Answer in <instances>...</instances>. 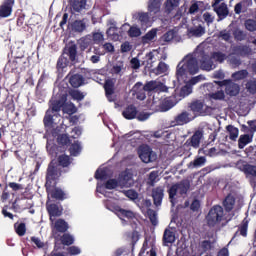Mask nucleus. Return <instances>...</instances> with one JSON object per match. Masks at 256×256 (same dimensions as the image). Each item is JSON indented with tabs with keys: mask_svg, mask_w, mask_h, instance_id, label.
<instances>
[{
	"mask_svg": "<svg viewBox=\"0 0 256 256\" xmlns=\"http://www.w3.org/2000/svg\"><path fill=\"white\" fill-rule=\"evenodd\" d=\"M249 76V72L247 70H239L232 74V77L235 79V81H241L243 79H247Z\"/></svg>",
	"mask_w": 256,
	"mask_h": 256,
	"instance_id": "46",
	"label": "nucleus"
},
{
	"mask_svg": "<svg viewBox=\"0 0 256 256\" xmlns=\"http://www.w3.org/2000/svg\"><path fill=\"white\" fill-rule=\"evenodd\" d=\"M157 37V33H146L144 36H142V44L147 45L148 43H151L155 38Z\"/></svg>",
	"mask_w": 256,
	"mask_h": 256,
	"instance_id": "56",
	"label": "nucleus"
},
{
	"mask_svg": "<svg viewBox=\"0 0 256 256\" xmlns=\"http://www.w3.org/2000/svg\"><path fill=\"white\" fill-rule=\"evenodd\" d=\"M201 139H203V130H196L186 143H188L190 147L197 149L199 145H201Z\"/></svg>",
	"mask_w": 256,
	"mask_h": 256,
	"instance_id": "15",
	"label": "nucleus"
},
{
	"mask_svg": "<svg viewBox=\"0 0 256 256\" xmlns=\"http://www.w3.org/2000/svg\"><path fill=\"white\" fill-rule=\"evenodd\" d=\"M114 209L119 219H135V213L131 210L123 209L121 206H116Z\"/></svg>",
	"mask_w": 256,
	"mask_h": 256,
	"instance_id": "18",
	"label": "nucleus"
},
{
	"mask_svg": "<svg viewBox=\"0 0 256 256\" xmlns=\"http://www.w3.org/2000/svg\"><path fill=\"white\" fill-rule=\"evenodd\" d=\"M104 91L107 98H110L115 93V83L113 80L108 79L104 83Z\"/></svg>",
	"mask_w": 256,
	"mask_h": 256,
	"instance_id": "35",
	"label": "nucleus"
},
{
	"mask_svg": "<svg viewBox=\"0 0 256 256\" xmlns=\"http://www.w3.org/2000/svg\"><path fill=\"white\" fill-rule=\"evenodd\" d=\"M191 114L187 111H182L177 114L172 121H170V127H179L191 123Z\"/></svg>",
	"mask_w": 256,
	"mask_h": 256,
	"instance_id": "10",
	"label": "nucleus"
},
{
	"mask_svg": "<svg viewBox=\"0 0 256 256\" xmlns=\"http://www.w3.org/2000/svg\"><path fill=\"white\" fill-rule=\"evenodd\" d=\"M147 215H148V218L150 219V222L151 224L155 227L157 226V212H155V210L153 209H148L147 210Z\"/></svg>",
	"mask_w": 256,
	"mask_h": 256,
	"instance_id": "53",
	"label": "nucleus"
},
{
	"mask_svg": "<svg viewBox=\"0 0 256 256\" xmlns=\"http://www.w3.org/2000/svg\"><path fill=\"white\" fill-rule=\"evenodd\" d=\"M133 49V45L129 41H125L120 46L121 53H129Z\"/></svg>",
	"mask_w": 256,
	"mask_h": 256,
	"instance_id": "62",
	"label": "nucleus"
},
{
	"mask_svg": "<svg viewBox=\"0 0 256 256\" xmlns=\"http://www.w3.org/2000/svg\"><path fill=\"white\" fill-rule=\"evenodd\" d=\"M139 21L142 25V31H145L147 27H151V20H149V14L148 13H140L139 14Z\"/></svg>",
	"mask_w": 256,
	"mask_h": 256,
	"instance_id": "40",
	"label": "nucleus"
},
{
	"mask_svg": "<svg viewBox=\"0 0 256 256\" xmlns=\"http://www.w3.org/2000/svg\"><path fill=\"white\" fill-rule=\"evenodd\" d=\"M163 197H165V190L163 187L158 186L152 190V199L155 207H161Z\"/></svg>",
	"mask_w": 256,
	"mask_h": 256,
	"instance_id": "13",
	"label": "nucleus"
},
{
	"mask_svg": "<svg viewBox=\"0 0 256 256\" xmlns=\"http://www.w3.org/2000/svg\"><path fill=\"white\" fill-rule=\"evenodd\" d=\"M144 89L148 93H151V91H156V89H159V82L155 80L149 81L144 85Z\"/></svg>",
	"mask_w": 256,
	"mask_h": 256,
	"instance_id": "45",
	"label": "nucleus"
},
{
	"mask_svg": "<svg viewBox=\"0 0 256 256\" xmlns=\"http://www.w3.org/2000/svg\"><path fill=\"white\" fill-rule=\"evenodd\" d=\"M69 83L74 89H79L85 83V78L81 74H74L69 78Z\"/></svg>",
	"mask_w": 256,
	"mask_h": 256,
	"instance_id": "24",
	"label": "nucleus"
},
{
	"mask_svg": "<svg viewBox=\"0 0 256 256\" xmlns=\"http://www.w3.org/2000/svg\"><path fill=\"white\" fill-rule=\"evenodd\" d=\"M205 163H207V158H205V156H200V157H197L196 159H194L193 161H191L188 164V168L189 169H197V167H203V165H205Z\"/></svg>",
	"mask_w": 256,
	"mask_h": 256,
	"instance_id": "36",
	"label": "nucleus"
},
{
	"mask_svg": "<svg viewBox=\"0 0 256 256\" xmlns=\"http://www.w3.org/2000/svg\"><path fill=\"white\" fill-rule=\"evenodd\" d=\"M215 83L216 85H219V87H225V93L230 97H237V94L241 91L239 84L232 80L215 81Z\"/></svg>",
	"mask_w": 256,
	"mask_h": 256,
	"instance_id": "7",
	"label": "nucleus"
},
{
	"mask_svg": "<svg viewBox=\"0 0 256 256\" xmlns=\"http://www.w3.org/2000/svg\"><path fill=\"white\" fill-rule=\"evenodd\" d=\"M148 248L149 242L145 240L138 256H157V251L155 250V248L152 247L149 251H147Z\"/></svg>",
	"mask_w": 256,
	"mask_h": 256,
	"instance_id": "32",
	"label": "nucleus"
},
{
	"mask_svg": "<svg viewBox=\"0 0 256 256\" xmlns=\"http://www.w3.org/2000/svg\"><path fill=\"white\" fill-rule=\"evenodd\" d=\"M14 231L19 237H24L25 233H27V225L24 222H16L14 224Z\"/></svg>",
	"mask_w": 256,
	"mask_h": 256,
	"instance_id": "39",
	"label": "nucleus"
},
{
	"mask_svg": "<svg viewBox=\"0 0 256 256\" xmlns=\"http://www.w3.org/2000/svg\"><path fill=\"white\" fill-rule=\"evenodd\" d=\"M249 231V220L244 218L242 222L238 225V229L234 234V237H247V233Z\"/></svg>",
	"mask_w": 256,
	"mask_h": 256,
	"instance_id": "17",
	"label": "nucleus"
},
{
	"mask_svg": "<svg viewBox=\"0 0 256 256\" xmlns=\"http://www.w3.org/2000/svg\"><path fill=\"white\" fill-rule=\"evenodd\" d=\"M226 131L229 135L230 141H237V138L239 137V128L230 124L226 126Z\"/></svg>",
	"mask_w": 256,
	"mask_h": 256,
	"instance_id": "37",
	"label": "nucleus"
},
{
	"mask_svg": "<svg viewBox=\"0 0 256 256\" xmlns=\"http://www.w3.org/2000/svg\"><path fill=\"white\" fill-rule=\"evenodd\" d=\"M165 5L166 11H168V13H171V10L174 7H179V0H166Z\"/></svg>",
	"mask_w": 256,
	"mask_h": 256,
	"instance_id": "60",
	"label": "nucleus"
},
{
	"mask_svg": "<svg viewBox=\"0 0 256 256\" xmlns=\"http://www.w3.org/2000/svg\"><path fill=\"white\" fill-rule=\"evenodd\" d=\"M57 141L59 145H71V139L67 134H61L58 136Z\"/></svg>",
	"mask_w": 256,
	"mask_h": 256,
	"instance_id": "55",
	"label": "nucleus"
},
{
	"mask_svg": "<svg viewBox=\"0 0 256 256\" xmlns=\"http://www.w3.org/2000/svg\"><path fill=\"white\" fill-rule=\"evenodd\" d=\"M223 207L227 213L233 211V208L235 207V197L231 194L227 195L223 201Z\"/></svg>",
	"mask_w": 256,
	"mask_h": 256,
	"instance_id": "31",
	"label": "nucleus"
},
{
	"mask_svg": "<svg viewBox=\"0 0 256 256\" xmlns=\"http://www.w3.org/2000/svg\"><path fill=\"white\" fill-rule=\"evenodd\" d=\"M201 81H205V76L202 74L192 77L189 81H187V83L193 87L194 85H197V83H201Z\"/></svg>",
	"mask_w": 256,
	"mask_h": 256,
	"instance_id": "61",
	"label": "nucleus"
},
{
	"mask_svg": "<svg viewBox=\"0 0 256 256\" xmlns=\"http://www.w3.org/2000/svg\"><path fill=\"white\" fill-rule=\"evenodd\" d=\"M53 117H55V114L51 113V110H47L43 118L45 129H53V125L55 123Z\"/></svg>",
	"mask_w": 256,
	"mask_h": 256,
	"instance_id": "30",
	"label": "nucleus"
},
{
	"mask_svg": "<svg viewBox=\"0 0 256 256\" xmlns=\"http://www.w3.org/2000/svg\"><path fill=\"white\" fill-rule=\"evenodd\" d=\"M190 111H193V113L195 115H203L204 111H203V107H205V103H203V101L201 100H195L192 101L189 105H188Z\"/></svg>",
	"mask_w": 256,
	"mask_h": 256,
	"instance_id": "20",
	"label": "nucleus"
},
{
	"mask_svg": "<svg viewBox=\"0 0 256 256\" xmlns=\"http://www.w3.org/2000/svg\"><path fill=\"white\" fill-rule=\"evenodd\" d=\"M221 1L222 0H214V2L212 3V8L218 16V19L220 21H223V19H225L229 15V7H227V4L221 3Z\"/></svg>",
	"mask_w": 256,
	"mask_h": 256,
	"instance_id": "11",
	"label": "nucleus"
},
{
	"mask_svg": "<svg viewBox=\"0 0 256 256\" xmlns=\"http://www.w3.org/2000/svg\"><path fill=\"white\" fill-rule=\"evenodd\" d=\"M60 241L62 245H66L67 247H69L70 245H73V243H75V238H73V235L64 232V234L60 238Z\"/></svg>",
	"mask_w": 256,
	"mask_h": 256,
	"instance_id": "42",
	"label": "nucleus"
},
{
	"mask_svg": "<svg viewBox=\"0 0 256 256\" xmlns=\"http://www.w3.org/2000/svg\"><path fill=\"white\" fill-rule=\"evenodd\" d=\"M159 107L160 111L162 113H165L170 109H173V107H175V101H173V98L171 97H166L164 100H162Z\"/></svg>",
	"mask_w": 256,
	"mask_h": 256,
	"instance_id": "28",
	"label": "nucleus"
},
{
	"mask_svg": "<svg viewBox=\"0 0 256 256\" xmlns=\"http://www.w3.org/2000/svg\"><path fill=\"white\" fill-rule=\"evenodd\" d=\"M162 241L164 245L173 244L175 241V232L171 231V229L166 228L164 230Z\"/></svg>",
	"mask_w": 256,
	"mask_h": 256,
	"instance_id": "33",
	"label": "nucleus"
},
{
	"mask_svg": "<svg viewBox=\"0 0 256 256\" xmlns=\"http://www.w3.org/2000/svg\"><path fill=\"white\" fill-rule=\"evenodd\" d=\"M199 60L193 54L186 55L176 67V77L183 79L187 75H197L199 73Z\"/></svg>",
	"mask_w": 256,
	"mask_h": 256,
	"instance_id": "1",
	"label": "nucleus"
},
{
	"mask_svg": "<svg viewBox=\"0 0 256 256\" xmlns=\"http://www.w3.org/2000/svg\"><path fill=\"white\" fill-rule=\"evenodd\" d=\"M203 5V2L201 1H195L191 4L188 13H190V15H195V13L199 12V8Z\"/></svg>",
	"mask_w": 256,
	"mask_h": 256,
	"instance_id": "49",
	"label": "nucleus"
},
{
	"mask_svg": "<svg viewBox=\"0 0 256 256\" xmlns=\"http://www.w3.org/2000/svg\"><path fill=\"white\" fill-rule=\"evenodd\" d=\"M69 153L72 157H77L81 153V144L79 141H75L69 148Z\"/></svg>",
	"mask_w": 256,
	"mask_h": 256,
	"instance_id": "43",
	"label": "nucleus"
},
{
	"mask_svg": "<svg viewBox=\"0 0 256 256\" xmlns=\"http://www.w3.org/2000/svg\"><path fill=\"white\" fill-rule=\"evenodd\" d=\"M139 157L143 163H153V161H157V154L153 152L149 146L140 147Z\"/></svg>",
	"mask_w": 256,
	"mask_h": 256,
	"instance_id": "9",
	"label": "nucleus"
},
{
	"mask_svg": "<svg viewBox=\"0 0 256 256\" xmlns=\"http://www.w3.org/2000/svg\"><path fill=\"white\" fill-rule=\"evenodd\" d=\"M157 177H159L157 171L150 172L147 182L150 187H155V183H157Z\"/></svg>",
	"mask_w": 256,
	"mask_h": 256,
	"instance_id": "57",
	"label": "nucleus"
},
{
	"mask_svg": "<svg viewBox=\"0 0 256 256\" xmlns=\"http://www.w3.org/2000/svg\"><path fill=\"white\" fill-rule=\"evenodd\" d=\"M54 229L57 233H67L69 231V223L65 219H57L54 221Z\"/></svg>",
	"mask_w": 256,
	"mask_h": 256,
	"instance_id": "21",
	"label": "nucleus"
},
{
	"mask_svg": "<svg viewBox=\"0 0 256 256\" xmlns=\"http://www.w3.org/2000/svg\"><path fill=\"white\" fill-rule=\"evenodd\" d=\"M63 105H64L63 100H54L50 107L51 113L54 115H55V113H59V111H61V108L63 107Z\"/></svg>",
	"mask_w": 256,
	"mask_h": 256,
	"instance_id": "44",
	"label": "nucleus"
},
{
	"mask_svg": "<svg viewBox=\"0 0 256 256\" xmlns=\"http://www.w3.org/2000/svg\"><path fill=\"white\" fill-rule=\"evenodd\" d=\"M245 27L247 31L253 32L256 31V21L255 20H246Z\"/></svg>",
	"mask_w": 256,
	"mask_h": 256,
	"instance_id": "64",
	"label": "nucleus"
},
{
	"mask_svg": "<svg viewBox=\"0 0 256 256\" xmlns=\"http://www.w3.org/2000/svg\"><path fill=\"white\" fill-rule=\"evenodd\" d=\"M119 187V180L112 178L105 183V189H117Z\"/></svg>",
	"mask_w": 256,
	"mask_h": 256,
	"instance_id": "54",
	"label": "nucleus"
},
{
	"mask_svg": "<svg viewBox=\"0 0 256 256\" xmlns=\"http://www.w3.org/2000/svg\"><path fill=\"white\" fill-rule=\"evenodd\" d=\"M72 31H75L76 33H83V31H87V20H75L72 24Z\"/></svg>",
	"mask_w": 256,
	"mask_h": 256,
	"instance_id": "23",
	"label": "nucleus"
},
{
	"mask_svg": "<svg viewBox=\"0 0 256 256\" xmlns=\"http://www.w3.org/2000/svg\"><path fill=\"white\" fill-rule=\"evenodd\" d=\"M197 59L200 63V69L202 71H213L217 69V64L213 62V57L209 56V54L205 53V51H200Z\"/></svg>",
	"mask_w": 256,
	"mask_h": 256,
	"instance_id": "6",
	"label": "nucleus"
},
{
	"mask_svg": "<svg viewBox=\"0 0 256 256\" xmlns=\"http://www.w3.org/2000/svg\"><path fill=\"white\" fill-rule=\"evenodd\" d=\"M246 89L248 92L251 93V95H255V93H256V79L255 78L249 80L246 83Z\"/></svg>",
	"mask_w": 256,
	"mask_h": 256,
	"instance_id": "52",
	"label": "nucleus"
},
{
	"mask_svg": "<svg viewBox=\"0 0 256 256\" xmlns=\"http://www.w3.org/2000/svg\"><path fill=\"white\" fill-rule=\"evenodd\" d=\"M70 96L74 101H83V99H85V94L79 90H72Z\"/></svg>",
	"mask_w": 256,
	"mask_h": 256,
	"instance_id": "51",
	"label": "nucleus"
},
{
	"mask_svg": "<svg viewBox=\"0 0 256 256\" xmlns=\"http://www.w3.org/2000/svg\"><path fill=\"white\" fill-rule=\"evenodd\" d=\"M249 7V1L243 0L237 3L234 7V12L236 15H241V13H245Z\"/></svg>",
	"mask_w": 256,
	"mask_h": 256,
	"instance_id": "38",
	"label": "nucleus"
},
{
	"mask_svg": "<svg viewBox=\"0 0 256 256\" xmlns=\"http://www.w3.org/2000/svg\"><path fill=\"white\" fill-rule=\"evenodd\" d=\"M75 63L77 61V44L70 42L68 43L56 63L57 71H65L69 67V63Z\"/></svg>",
	"mask_w": 256,
	"mask_h": 256,
	"instance_id": "2",
	"label": "nucleus"
},
{
	"mask_svg": "<svg viewBox=\"0 0 256 256\" xmlns=\"http://www.w3.org/2000/svg\"><path fill=\"white\" fill-rule=\"evenodd\" d=\"M137 107H135V105L131 104L128 107L125 108V110L122 112V115L124 117V119H136L137 117Z\"/></svg>",
	"mask_w": 256,
	"mask_h": 256,
	"instance_id": "25",
	"label": "nucleus"
},
{
	"mask_svg": "<svg viewBox=\"0 0 256 256\" xmlns=\"http://www.w3.org/2000/svg\"><path fill=\"white\" fill-rule=\"evenodd\" d=\"M47 193L51 195L52 199H57V201H65V199H67V194H65V192L61 188H54L52 190L51 188H49V190H47Z\"/></svg>",
	"mask_w": 256,
	"mask_h": 256,
	"instance_id": "22",
	"label": "nucleus"
},
{
	"mask_svg": "<svg viewBox=\"0 0 256 256\" xmlns=\"http://www.w3.org/2000/svg\"><path fill=\"white\" fill-rule=\"evenodd\" d=\"M189 189H191V183L187 180H183L179 183L173 184L170 189L168 190L169 199L174 205L173 199L177 196V193L179 192V195H185L188 193Z\"/></svg>",
	"mask_w": 256,
	"mask_h": 256,
	"instance_id": "5",
	"label": "nucleus"
},
{
	"mask_svg": "<svg viewBox=\"0 0 256 256\" xmlns=\"http://www.w3.org/2000/svg\"><path fill=\"white\" fill-rule=\"evenodd\" d=\"M46 211L51 223H55L57 217L63 215V206L60 203H46Z\"/></svg>",
	"mask_w": 256,
	"mask_h": 256,
	"instance_id": "8",
	"label": "nucleus"
},
{
	"mask_svg": "<svg viewBox=\"0 0 256 256\" xmlns=\"http://www.w3.org/2000/svg\"><path fill=\"white\" fill-rule=\"evenodd\" d=\"M232 52L234 55H239V57H249L253 50L247 45H236L232 48Z\"/></svg>",
	"mask_w": 256,
	"mask_h": 256,
	"instance_id": "14",
	"label": "nucleus"
},
{
	"mask_svg": "<svg viewBox=\"0 0 256 256\" xmlns=\"http://www.w3.org/2000/svg\"><path fill=\"white\" fill-rule=\"evenodd\" d=\"M121 29L122 31H127V33H141V29L137 26H130L129 24H124Z\"/></svg>",
	"mask_w": 256,
	"mask_h": 256,
	"instance_id": "59",
	"label": "nucleus"
},
{
	"mask_svg": "<svg viewBox=\"0 0 256 256\" xmlns=\"http://www.w3.org/2000/svg\"><path fill=\"white\" fill-rule=\"evenodd\" d=\"M160 41L162 45H165V43H178L179 36L177 33H165L161 36Z\"/></svg>",
	"mask_w": 256,
	"mask_h": 256,
	"instance_id": "29",
	"label": "nucleus"
},
{
	"mask_svg": "<svg viewBox=\"0 0 256 256\" xmlns=\"http://www.w3.org/2000/svg\"><path fill=\"white\" fill-rule=\"evenodd\" d=\"M180 93L183 95V97L191 95L193 93V86L186 82V84L181 88Z\"/></svg>",
	"mask_w": 256,
	"mask_h": 256,
	"instance_id": "50",
	"label": "nucleus"
},
{
	"mask_svg": "<svg viewBox=\"0 0 256 256\" xmlns=\"http://www.w3.org/2000/svg\"><path fill=\"white\" fill-rule=\"evenodd\" d=\"M130 239H131V246H132V253L135 251V245H137V241H139V232L137 230H134L130 234Z\"/></svg>",
	"mask_w": 256,
	"mask_h": 256,
	"instance_id": "58",
	"label": "nucleus"
},
{
	"mask_svg": "<svg viewBox=\"0 0 256 256\" xmlns=\"http://www.w3.org/2000/svg\"><path fill=\"white\" fill-rule=\"evenodd\" d=\"M160 9H161V1L149 0L148 10L150 11V13H159Z\"/></svg>",
	"mask_w": 256,
	"mask_h": 256,
	"instance_id": "41",
	"label": "nucleus"
},
{
	"mask_svg": "<svg viewBox=\"0 0 256 256\" xmlns=\"http://www.w3.org/2000/svg\"><path fill=\"white\" fill-rule=\"evenodd\" d=\"M224 218L225 211L223 210V207L219 205L213 206L206 216L208 227H215V225L223 221Z\"/></svg>",
	"mask_w": 256,
	"mask_h": 256,
	"instance_id": "4",
	"label": "nucleus"
},
{
	"mask_svg": "<svg viewBox=\"0 0 256 256\" xmlns=\"http://www.w3.org/2000/svg\"><path fill=\"white\" fill-rule=\"evenodd\" d=\"M253 142V135L251 134H242L238 139V149H245L249 143Z\"/></svg>",
	"mask_w": 256,
	"mask_h": 256,
	"instance_id": "27",
	"label": "nucleus"
},
{
	"mask_svg": "<svg viewBox=\"0 0 256 256\" xmlns=\"http://www.w3.org/2000/svg\"><path fill=\"white\" fill-rule=\"evenodd\" d=\"M123 195L125 197H128V199H131V201H135L136 199H139V193L137 191L130 189V190H123Z\"/></svg>",
	"mask_w": 256,
	"mask_h": 256,
	"instance_id": "48",
	"label": "nucleus"
},
{
	"mask_svg": "<svg viewBox=\"0 0 256 256\" xmlns=\"http://www.w3.org/2000/svg\"><path fill=\"white\" fill-rule=\"evenodd\" d=\"M228 58V62L232 65V67L235 68L241 65V59L237 58V56H231V54H229Z\"/></svg>",
	"mask_w": 256,
	"mask_h": 256,
	"instance_id": "63",
	"label": "nucleus"
},
{
	"mask_svg": "<svg viewBox=\"0 0 256 256\" xmlns=\"http://www.w3.org/2000/svg\"><path fill=\"white\" fill-rule=\"evenodd\" d=\"M118 184L121 189L133 187V174L123 171L118 177Z\"/></svg>",
	"mask_w": 256,
	"mask_h": 256,
	"instance_id": "12",
	"label": "nucleus"
},
{
	"mask_svg": "<svg viewBox=\"0 0 256 256\" xmlns=\"http://www.w3.org/2000/svg\"><path fill=\"white\" fill-rule=\"evenodd\" d=\"M13 5H15L14 0H5L0 6V17H9L13 11Z\"/></svg>",
	"mask_w": 256,
	"mask_h": 256,
	"instance_id": "16",
	"label": "nucleus"
},
{
	"mask_svg": "<svg viewBox=\"0 0 256 256\" xmlns=\"http://www.w3.org/2000/svg\"><path fill=\"white\" fill-rule=\"evenodd\" d=\"M212 60L216 63H225L227 59H229V56L221 51H216L211 53Z\"/></svg>",
	"mask_w": 256,
	"mask_h": 256,
	"instance_id": "34",
	"label": "nucleus"
},
{
	"mask_svg": "<svg viewBox=\"0 0 256 256\" xmlns=\"http://www.w3.org/2000/svg\"><path fill=\"white\" fill-rule=\"evenodd\" d=\"M63 173V170L61 167H59V164L57 162H54L52 160L47 167L46 170V191H49V189H52V187H55L57 185V181L61 179V175Z\"/></svg>",
	"mask_w": 256,
	"mask_h": 256,
	"instance_id": "3",
	"label": "nucleus"
},
{
	"mask_svg": "<svg viewBox=\"0 0 256 256\" xmlns=\"http://www.w3.org/2000/svg\"><path fill=\"white\" fill-rule=\"evenodd\" d=\"M58 167H63V169L69 167L73 163V158L67 154H62L57 157Z\"/></svg>",
	"mask_w": 256,
	"mask_h": 256,
	"instance_id": "26",
	"label": "nucleus"
},
{
	"mask_svg": "<svg viewBox=\"0 0 256 256\" xmlns=\"http://www.w3.org/2000/svg\"><path fill=\"white\" fill-rule=\"evenodd\" d=\"M243 171L245 175H251L252 177H256V166L251 164H246L243 166Z\"/></svg>",
	"mask_w": 256,
	"mask_h": 256,
	"instance_id": "47",
	"label": "nucleus"
},
{
	"mask_svg": "<svg viewBox=\"0 0 256 256\" xmlns=\"http://www.w3.org/2000/svg\"><path fill=\"white\" fill-rule=\"evenodd\" d=\"M86 5L87 0H70V9L72 13H81Z\"/></svg>",
	"mask_w": 256,
	"mask_h": 256,
	"instance_id": "19",
	"label": "nucleus"
}]
</instances>
